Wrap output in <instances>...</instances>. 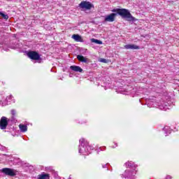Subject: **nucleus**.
Here are the masks:
<instances>
[{
    "instance_id": "obj_1",
    "label": "nucleus",
    "mask_w": 179,
    "mask_h": 179,
    "mask_svg": "<svg viewBox=\"0 0 179 179\" xmlns=\"http://www.w3.org/2000/svg\"><path fill=\"white\" fill-rule=\"evenodd\" d=\"M112 12L117 13L118 15H120V16H122V17L127 19L128 22H135V20H136L135 17H134L132 15H131L129 10L125 8L113 9L112 10Z\"/></svg>"
},
{
    "instance_id": "obj_2",
    "label": "nucleus",
    "mask_w": 179,
    "mask_h": 179,
    "mask_svg": "<svg viewBox=\"0 0 179 179\" xmlns=\"http://www.w3.org/2000/svg\"><path fill=\"white\" fill-rule=\"evenodd\" d=\"M125 166L127 169H131V170H134V171H129V170H126L124 173V176L125 177V178H130L131 179V177L135 176V174H136V165H135V164H134V162H128L125 164Z\"/></svg>"
},
{
    "instance_id": "obj_3",
    "label": "nucleus",
    "mask_w": 179,
    "mask_h": 179,
    "mask_svg": "<svg viewBox=\"0 0 179 179\" xmlns=\"http://www.w3.org/2000/svg\"><path fill=\"white\" fill-rule=\"evenodd\" d=\"M80 143V146L79 153H86L87 155H89V149H90V146L87 145V141L85 140V138H81Z\"/></svg>"
},
{
    "instance_id": "obj_4",
    "label": "nucleus",
    "mask_w": 179,
    "mask_h": 179,
    "mask_svg": "<svg viewBox=\"0 0 179 179\" xmlns=\"http://www.w3.org/2000/svg\"><path fill=\"white\" fill-rule=\"evenodd\" d=\"M2 173H4L6 176H10V177H13L16 176V171L9 168H4L1 170Z\"/></svg>"
},
{
    "instance_id": "obj_5",
    "label": "nucleus",
    "mask_w": 179,
    "mask_h": 179,
    "mask_svg": "<svg viewBox=\"0 0 179 179\" xmlns=\"http://www.w3.org/2000/svg\"><path fill=\"white\" fill-rule=\"evenodd\" d=\"M79 6L81 9L85 10L92 9L93 5H92V3H90V2L89 1H82L80 3Z\"/></svg>"
},
{
    "instance_id": "obj_6",
    "label": "nucleus",
    "mask_w": 179,
    "mask_h": 179,
    "mask_svg": "<svg viewBox=\"0 0 179 179\" xmlns=\"http://www.w3.org/2000/svg\"><path fill=\"white\" fill-rule=\"evenodd\" d=\"M27 55L29 58L31 59H34V61H38V59H40V55L37 53V52L31 51L27 53Z\"/></svg>"
},
{
    "instance_id": "obj_7",
    "label": "nucleus",
    "mask_w": 179,
    "mask_h": 179,
    "mask_svg": "<svg viewBox=\"0 0 179 179\" xmlns=\"http://www.w3.org/2000/svg\"><path fill=\"white\" fill-rule=\"evenodd\" d=\"M8 121L6 117H2L0 120V129H6Z\"/></svg>"
},
{
    "instance_id": "obj_8",
    "label": "nucleus",
    "mask_w": 179,
    "mask_h": 179,
    "mask_svg": "<svg viewBox=\"0 0 179 179\" xmlns=\"http://www.w3.org/2000/svg\"><path fill=\"white\" fill-rule=\"evenodd\" d=\"M117 13H111L105 17V22H114L115 20V17Z\"/></svg>"
},
{
    "instance_id": "obj_9",
    "label": "nucleus",
    "mask_w": 179,
    "mask_h": 179,
    "mask_svg": "<svg viewBox=\"0 0 179 179\" xmlns=\"http://www.w3.org/2000/svg\"><path fill=\"white\" fill-rule=\"evenodd\" d=\"M72 38L73 40H75V41H76L77 43H83V38H82V36H80V35L79 34H73L72 36Z\"/></svg>"
},
{
    "instance_id": "obj_10",
    "label": "nucleus",
    "mask_w": 179,
    "mask_h": 179,
    "mask_svg": "<svg viewBox=\"0 0 179 179\" xmlns=\"http://www.w3.org/2000/svg\"><path fill=\"white\" fill-rule=\"evenodd\" d=\"M126 50H139V46L134 44H128L124 45Z\"/></svg>"
},
{
    "instance_id": "obj_11",
    "label": "nucleus",
    "mask_w": 179,
    "mask_h": 179,
    "mask_svg": "<svg viewBox=\"0 0 179 179\" xmlns=\"http://www.w3.org/2000/svg\"><path fill=\"white\" fill-rule=\"evenodd\" d=\"M70 69H71L72 71H74V72H80V73L83 72V69H82V68H80V66H71L70 67Z\"/></svg>"
},
{
    "instance_id": "obj_12",
    "label": "nucleus",
    "mask_w": 179,
    "mask_h": 179,
    "mask_svg": "<svg viewBox=\"0 0 179 179\" xmlns=\"http://www.w3.org/2000/svg\"><path fill=\"white\" fill-rule=\"evenodd\" d=\"M77 59H78V61H80V62H85V64L87 62V61H89V59H87V57H85L83 55H78Z\"/></svg>"
},
{
    "instance_id": "obj_13",
    "label": "nucleus",
    "mask_w": 179,
    "mask_h": 179,
    "mask_svg": "<svg viewBox=\"0 0 179 179\" xmlns=\"http://www.w3.org/2000/svg\"><path fill=\"white\" fill-rule=\"evenodd\" d=\"M19 128H20L21 132H26V131H27V126H26V125L20 124Z\"/></svg>"
},
{
    "instance_id": "obj_14",
    "label": "nucleus",
    "mask_w": 179,
    "mask_h": 179,
    "mask_svg": "<svg viewBox=\"0 0 179 179\" xmlns=\"http://www.w3.org/2000/svg\"><path fill=\"white\" fill-rule=\"evenodd\" d=\"M38 179H50L49 174H42L38 176Z\"/></svg>"
},
{
    "instance_id": "obj_15",
    "label": "nucleus",
    "mask_w": 179,
    "mask_h": 179,
    "mask_svg": "<svg viewBox=\"0 0 179 179\" xmlns=\"http://www.w3.org/2000/svg\"><path fill=\"white\" fill-rule=\"evenodd\" d=\"M91 42L95 43V44H103V42L101 41L96 39V38H92Z\"/></svg>"
},
{
    "instance_id": "obj_16",
    "label": "nucleus",
    "mask_w": 179,
    "mask_h": 179,
    "mask_svg": "<svg viewBox=\"0 0 179 179\" xmlns=\"http://www.w3.org/2000/svg\"><path fill=\"white\" fill-rule=\"evenodd\" d=\"M0 16H1L6 20H8V19H9V16H8V15H6V14H4L3 13H1V12H0Z\"/></svg>"
},
{
    "instance_id": "obj_17",
    "label": "nucleus",
    "mask_w": 179,
    "mask_h": 179,
    "mask_svg": "<svg viewBox=\"0 0 179 179\" xmlns=\"http://www.w3.org/2000/svg\"><path fill=\"white\" fill-rule=\"evenodd\" d=\"M99 62H103V64H107V60L106 59H99Z\"/></svg>"
},
{
    "instance_id": "obj_18",
    "label": "nucleus",
    "mask_w": 179,
    "mask_h": 179,
    "mask_svg": "<svg viewBox=\"0 0 179 179\" xmlns=\"http://www.w3.org/2000/svg\"><path fill=\"white\" fill-rule=\"evenodd\" d=\"M11 114H12L13 115H15V114H16V111H15V110H11Z\"/></svg>"
},
{
    "instance_id": "obj_19",
    "label": "nucleus",
    "mask_w": 179,
    "mask_h": 179,
    "mask_svg": "<svg viewBox=\"0 0 179 179\" xmlns=\"http://www.w3.org/2000/svg\"><path fill=\"white\" fill-rule=\"evenodd\" d=\"M13 96L12 95H10L9 96H8L6 98V100H10V99H13Z\"/></svg>"
},
{
    "instance_id": "obj_20",
    "label": "nucleus",
    "mask_w": 179,
    "mask_h": 179,
    "mask_svg": "<svg viewBox=\"0 0 179 179\" xmlns=\"http://www.w3.org/2000/svg\"><path fill=\"white\" fill-rule=\"evenodd\" d=\"M164 129H166V127H164Z\"/></svg>"
}]
</instances>
